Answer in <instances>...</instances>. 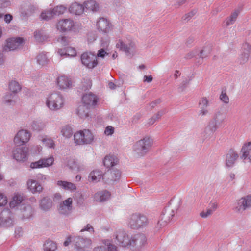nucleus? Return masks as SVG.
Listing matches in <instances>:
<instances>
[{
  "mask_svg": "<svg viewBox=\"0 0 251 251\" xmlns=\"http://www.w3.org/2000/svg\"><path fill=\"white\" fill-rule=\"evenodd\" d=\"M65 104V99L59 92L50 94L47 97L46 105L51 111H56L62 108Z\"/></svg>",
  "mask_w": 251,
  "mask_h": 251,
  "instance_id": "obj_1",
  "label": "nucleus"
},
{
  "mask_svg": "<svg viewBox=\"0 0 251 251\" xmlns=\"http://www.w3.org/2000/svg\"><path fill=\"white\" fill-rule=\"evenodd\" d=\"M25 197L21 194H16L12 198L11 201L9 203L10 207L11 208L17 207L20 208V206L23 204V201L25 200Z\"/></svg>",
  "mask_w": 251,
  "mask_h": 251,
  "instance_id": "obj_28",
  "label": "nucleus"
},
{
  "mask_svg": "<svg viewBox=\"0 0 251 251\" xmlns=\"http://www.w3.org/2000/svg\"><path fill=\"white\" fill-rule=\"evenodd\" d=\"M84 5L86 9L93 11H97L99 8V4L94 0H89L85 2Z\"/></svg>",
  "mask_w": 251,
  "mask_h": 251,
  "instance_id": "obj_39",
  "label": "nucleus"
},
{
  "mask_svg": "<svg viewBox=\"0 0 251 251\" xmlns=\"http://www.w3.org/2000/svg\"><path fill=\"white\" fill-rule=\"evenodd\" d=\"M220 100L225 104L229 103V98L225 91H222L220 96Z\"/></svg>",
  "mask_w": 251,
  "mask_h": 251,
  "instance_id": "obj_54",
  "label": "nucleus"
},
{
  "mask_svg": "<svg viewBox=\"0 0 251 251\" xmlns=\"http://www.w3.org/2000/svg\"><path fill=\"white\" fill-rule=\"evenodd\" d=\"M44 248L45 251H55L57 249V246L52 241H47L44 245Z\"/></svg>",
  "mask_w": 251,
  "mask_h": 251,
  "instance_id": "obj_44",
  "label": "nucleus"
},
{
  "mask_svg": "<svg viewBox=\"0 0 251 251\" xmlns=\"http://www.w3.org/2000/svg\"><path fill=\"white\" fill-rule=\"evenodd\" d=\"M251 51V46L247 43H244L242 46V53L238 58V62L240 64H244L248 61Z\"/></svg>",
  "mask_w": 251,
  "mask_h": 251,
  "instance_id": "obj_20",
  "label": "nucleus"
},
{
  "mask_svg": "<svg viewBox=\"0 0 251 251\" xmlns=\"http://www.w3.org/2000/svg\"><path fill=\"white\" fill-rule=\"evenodd\" d=\"M48 59L46 54L44 53H40L37 56V62L41 66H44L48 63Z\"/></svg>",
  "mask_w": 251,
  "mask_h": 251,
  "instance_id": "obj_47",
  "label": "nucleus"
},
{
  "mask_svg": "<svg viewBox=\"0 0 251 251\" xmlns=\"http://www.w3.org/2000/svg\"><path fill=\"white\" fill-rule=\"evenodd\" d=\"M108 175H109L110 177H109L108 179L112 181H116L120 179L121 173L118 170H110L108 173Z\"/></svg>",
  "mask_w": 251,
  "mask_h": 251,
  "instance_id": "obj_43",
  "label": "nucleus"
},
{
  "mask_svg": "<svg viewBox=\"0 0 251 251\" xmlns=\"http://www.w3.org/2000/svg\"><path fill=\"white\" fill-rule=\"evenodd\" d=\"M103 173L99 170H95L91 172L88 176V180L90 182L97 183L103 178Z\"/></svg>",
  "mask_w": 251,
  "mask_h": 251,
  "instance_id": "obj_29",
  "label": "nucleus"
},
{
  "mask_svg": "<svg viewBox=\"0 0 251 251\" xmlns=\"http://www.w3.org/2000/svg\"><path fill=\"white\" fill-rule=\"evenodd\" d=\"M58 212L59 214L64 216L70 215L73 211V199L68 198L60 202L58 206Z\"/></svg>",
  "mask_w": 251,
  "mask_h": 251,
  "instance_id": "obj_12",
  "label": "nucleus"
},
{
  "mask_svg": "<svg viewBox=\"0 0 251 251\" xmlns=\"http://www.w3.org/2000/svg\"><path fill=\"white\" fill-rule=\"evenodd\" d=\"M76 55V50L72 47H67V56L74 57Z\"/></svg>",
  "mask_w": 251,
  "mask_h": 251,
  "instance_id": "obj_55",
  "label": "nucleus"
},
{
  "mask_svg": "<svg viewBox=\"0 0 251 251\" xmlns=\"http://www.w3.org/2000/svg\"><path fill=\"white\" fill-rule=\"evenodd\" d=\"M14 97V95L12 93H7L3 97V103L7 106L13 105L15 103L13 100Z\"/></svg>",
  "mask_w": 251,
  "mask_h": 251,
  "instance_id": "obj_41",
  "label": "nucleus"
},
{
  "mask_svg": "<svg viewBox=\"0 0 251 251\" xmlns=\"http://www.w3.org/2000/svg\"><path fill=\"white\" fill-rule=\"evenodd\" d=\"M7 202V197L4 194L0 193V207L4 206Z\"/></svg>",
  "mask_w": 251,
  "mask_h": 251,
  "instance_id": "obj_56",
  "label": "nucleus"
},
{
  "mask_svg": "<svg viewBox=\"0 0 251 251\" xmlns=\"http://www.w3.org/2000/svg\"><path fill=\"white\" fill-rule=\"evenodd\" d=\"M209 104L208 99L204 97L201 98L199 102V107L200 108L198 115L200 117H203L209 113L208 107Z\"/></svg>",
  "mask_w": 251,
  "mask_h": 251,
  "instance_id": "obj_23",
  "label": "nucleus"
},
{
  "mask_svg": "<svg viewBox=\"0 0 251 251\" xmlns=\"http://www.w3.org/2000/svg\"><path fill=\"white\" fill-rule=\"evenodd\" d=\"M147 238L143 234H136L130 236L128 248L132 251H141L147 244Z\"/></svg>",
  "mask_w": 251,
  "mask_h": 251,
  "instance_id": "obj_4",
  "label": "nucleus"
},
{
  "mask_svg": "<svg viewBox=\"0 0 251 251\" xmlns=\"http://www.w3.org/2000/svg\"><path fill=\"white\" fill-rule=\"evenodd\" d=\"M56 185L64 190L69 191L71 192H74L76 190V186L75 184L66 181H57Z\"/></svg>",
  "mask_w": 251,
  "mask_h": 251,
  "instance_id": "obj_31",
  "label": "nucleus"
},
{
  "mask_svg": "<svg viewBox=\"0 0 251 251\" xmlns=\"http://www.w3.org/2000/svg\"><path fill=\"white\" fill-rule=\"evenodd\" d=\"M27 186L28 189L33 194L40 193L43 191L42 185L35 180H28L27 182Z\"/></svg>",
  "mask_w": 251,
  "mask_h": 251,
  "instance_id": "obj_27",
  "label": "nucleus"
},
{
  "mask_svg": "<svg viewBox=\"0 0 251 251\" xmlns=\"http://www.w3.org/2000/svg\"><path fill=\"white\" fill-rule=\"evenodd\" d=\"M57 41L60 43L62 45L66 46L69 44L70 40L68 37L61 36L58 37Z\"/></svg>",
  "mask_w": 251,
  "mask_h": 251,
  "instance_id": "obj_58",
  "label": "nucleus"
},
{
  "mask_svg": "<svg viewBox=\"0 0 251 251\" xmlns=\"http://www.w3.org/2000/svg\"><path fill=\"white\" fill-rule=\"evenodd\" d=\"M30 167L32 169H37V168H44L43 166V162H42L40 160L38 161L32 162L30 164Z\"/></svg>",
  "mask_w": 251,
  "mask_h": 251,
  "instance_id": "obj_57",
  "label": "nucleus"
},
{
  "mask_svg": "<svg viewBox=\"0 0 251 251\" xmlns=\"http://www.w3.org/2000/svg\"><path fill=\"white\" fill-rule=\"evenodd\" d=\"M12 156L17 162H24L28 159V148L25 147L14 148L12 152Z\"/></svg>",
  "mask_w": 251,
  "mask_h": 251,
  "instance_id": "obj_7",
  "label": "nucleus"
},
{
  "mask_svg": "<svg viewBox=\"0 0 251 251\" xmlns=\"http://www.w3.org/2000/svg\"><path fill=\"white\" fill-rule=\"evenodd\" d=\"M98 30L102 33H107L112 30V25L107 19L100 18L97 23Z\"/></svg>",
  "mask_w": 251,
  "mask_h": 251,
  "instance_id": "obj_19",
  "label": "nucleus"
},
{
  "mask_svg": "<svg viewBox=\"0 0 251 251\" xmlns=\"http://www.w3.org/2000/svg\"><path fill=\"white\" fill-rule=\"evenodd\" d=\"M82 64L89 69H93L98 64L97 56L92 52H84L81 56Z\"/></svg>",
  "mask_w": 251,
  "mask_h": 251,
  "instance_id": "obj_8",
  "label": "nucleus"
},
{
  "mask_svg": "<svg viewBox=\"0 0 251 251\" xmlns=\"http://www.w3.org/2000/svg\"><path fill=\"white\" fill-rule=\"evenodd\" d=\"M9 89L13 93H17L21 89V87L18 82L11 80L9 83Z\"/></svg>",
  "mask_w": 251,
  "mask_h": 251,
  "instance_id": "obj_42",
  "label": "nucleus"
},
{
  "mask_svg": "<svg viewBox=\"0 0 251 251\" xmlns=\"http://www.w3.org/2000/svg\"><path fill=\"white\" fill-rule=\"evenodd\" d=\"M107 55H108V53L106 52V51L103 48H102L99 50L96 56L97 58L100 57L103 58Z\"/></svg>",
  "mask_w": 251,
  "mask_h": 251,
  "instance_id": "obj_62",
  "label": "nucleus"
},
{
  "mask_svg": "<svg viewBox=\"0 0 251 251\" xmlns=\"http://www.w3.org/2000/svg\"><path fill=\"white\" fill-rule=\"evenodd\" d=\"M91 109L88 106H86L84 104L79 105L77 109V114L81 118H85L88 117Z\"/></svg>",
  "mask_w": 251,
  "mask_h": 251,
  "instance_id": "obj_34",
  "label": "nucleus"
},
{
  "mask_svg": "<svg viewBox=\"0 0 251 251\" xmlns=\"http://www.w3.org/2000/svg\"><path fill=\"white\" fill-rule=\"evenodd\" d=\"M148 224V220L144 215L135 213L132 214L128 220V226L131 228L138 229L146 226Z\"/></svg>",
  "mask_w": 251,
  "mask_h": 251,
  "instance_id": "obj_5",
  "label": "nucleus"
},
{
  "mask_svg": "<svg viewBox=\"0 0 251 251\" xmlns=\"http://www.w3.org/2000/svg\"><path fill=\"white\" fill-rule=\"evenodd\" d=\"M238 157L237 152L232 150H229L226 156V166L229 168L233 167Z\"/></svg>",
  "mask_w": 251,
  "mask_h": 251,
  "instance_id": "obj_26",
  "label": "nucleus"
},
{
  "mask_svg": "<svg viewBox=\"0 0 251 251\" xmlns=\"http://www.w3.org/2000/svg\"><path fill=\"white\" fill-rule=\"evenodd\" d=\"M36 177L38 181H40L42 183H44L46 181H48L49 179V176L48 175L41 173L37 174Z\"/></svg>",
  "mask_w": 251,
  "mask_h": 251,
  "instance_id": "obj_53",
  "label": "nucleus"
},
{
  "mask_svg": "<svg viewBox=\"0 0 251 251\" xmlns=\"http://www.w3.org/2000/svg\"><path fill=\"white\" fill-rule=\"evenodd\" d=\"M103 164L107 168H110L115 165L117 162V158L113 155L106 156L103 160Z\"/></svg>",
  "mask_w": 251,
  "mask_h": 251,
  "instance_id": "obj_37",
  "label": "nucleus"
},
{
  "mask_svg": "<svg viewBox=\"0 0 251 251\" xmlns=\"http://www.w3.org/2000/svg\"><path fill=\"white\" fill-rule=\"evenodd\" d=\"M240 10L236 9L233 11L230 16L226 18L224 21V23L226 26L233 25L236 21L239 14L240 13Z\"/></svg>",
  "mask_w": 251,
  "mask_h": 251,
  "instance_id": "obj_38",
  "label": "nucleus"
},
{
  "mask_svg": "<svg viewBox=\"0 0 251 251\" xmlns=\"http://www.w3.org/2000/svg\"><path fill=\"white\" fill-rule=\"evenodd\" d=\"M88 231L90 233H94V229L93 226L89 224H87L83 228H82L80 232Z\"/></svg>",
  "mask_w": 251,
  "mask_h": 251,
  "instance_id": "obj_59",
  "label": "nucleus"
},
{
  "mask_svg": "<svg viewBox=\"0 0 251 251\" xmlns=\"http://www.w3.org/2000/svg\"><path fill=\"white\" fill-rule=\"evenodd\" d=\"M211 47L210 46H207L203 48V49L199 51L197 50L192 51L188 54V58H191L193 57H198L203 59L207 57L211 53Z\"/></svg>",
  "mask_w": 251,
  "mask_h": 251,
  "instance_id": "obj_25",
  "label": "nucleus"
},
{
  "mask_svg": "<svg viewBox=\"0 0 251 251\" xmlns=\"http://www.w3.org/2000/svg\"><path fill=\"white\" fill-rule=\"evenodd\" d=\"M30 126L34 131H40L44 129L45 124L42 122L33 121L30 124Z\"/></svg>",
  "mask_w": 251,
  "mask_h": 251,
  "instance_id": "obj_40",
  "label": "nucleus"
},
{
  "mask_svg": "<svg viewBox=\"0 0 251 251\" xmlns=\"http://www.w3.org/2000/svg\"><path fill=\"white\" fill-rule=\"evenodd\" d=\"M56 83L57 87L60 90H65L72 87V82L71 80L65 75L59 76L56 80Z\"/></svg>",
  "mask_w": 251,
  "mask_h": 251,
  "instance_id": "obj_21",
  "label": "nucleus"
},
{
  "mask_svg": "<svg viewBox=\"0 0 251 251\" xmlns=\"http://www.w3.org/2000/svg\"><path fill=\"white\" fill-rule=\"evenodd\" d=\"M111 196L110 193L107 190L99 191L95 194V199L97 201L104 202L108 200Z\"/></svg>",
  "mask_w": 251,
  "mask_h": 251,
  "instance_id": "obj_33",
  "label": "nucleus"
},
{
  "mask_svg": "<svg viewBox=\"0 0 251 251\" xmlns=\"http://www.w3.org/2000/svg\"><path fill=\"white\" fill-rule=\"evenodd\" d=\"M19 209L23 220L29 219L33 217L34 209L30 205L23 204Z\"/></svg>",
  "mask_w": 251,
  "mask_h": 251,
  "instance_id": "obj_22",
  "label": "nucleus"
},
{
  "mask_svg": "<svg viewBox=\"0 0 251 251\" xmlns=\"http://www.w3.org/2000/svg\"><path fill=\"white\" fill-rule=\"evenodd\" d=\"M73 243L75 248L82 249L88 247L92 244V241L88 238H83L80 236H74Z\"/></svg>",
  "mask_w": 251,
  "mask_h": 251,
  "instance_id": "obj_18",
  "label": "nucleus"
},
{
  "mask_svg": "<svg viewBox=\"0 0 251 251\" xmlns=\"http://www.w3.org/2000/svg\"><path fill=\"white\" fill-rule=\"evenodd\" d=\"M31 134L27 130L21 129L16 134L14 142L16 145L22 146L26 144L30 140Z\"/></svg>",
  "mask_w": 251,
  "mask_h": 251,
  "instance_id": "obj_11",
  "label": "nucleus"
},
{
  "mask_svg": "<svg viewBox=\"0 0 251 251\" xmlns=\"http://www.w3.org/2000/svg\"><path fill=\"white\" fill-rule=\"evenodd\" d=\"M98 100L99 99L96 95L90 92L83 95L81 100L82 104L93 109L97 105Z\"/></svg>",
  "mask_w": 251,
  "mask_h": 251,
  "instance_id": "obj_15",
  "label": "nucleus"
},
{
  "mask_svg": "<svg viewBox=\"0 0 251 251\" xmlns=\"http://www.w3.org/2000/svg\"><path fill=\"white\" fill-rule=\"evenodd\" d=\"M114 236L120 246L124 248L128 247L130 241V236L125 230L122 229L117 230L115 233Z\"/></svg>",
  "mask_w": 251,
  "mask_h": 251,
  "instance_id": "obj_13",
  "label": "nucleus"
},
{
  "mask_svg": "<svg viewBox=\"0 0 251 251\" xmlns=\"http://www.w3.org/2000/svg\"><path fill=\"white\" fill-rule=\"evenodd\" d=\"M74 140L76 145H91L95 141V136L90 130L84 129L75 132Z\"/></svg>",
  "mask_w": 251,
  "mask_h": 251,
  "instance_id": "obj_2",
  "label": "nucleus"
},
{
  "mask_svg": "<svg viewBox=\"0 0 251 251\" xmlns=\"http://www.w3.org/2000/svg\"><path fill=\"white\" fill-rule=\"evenodd\" d=\"M165 113V110H163L159 111L155 115L149 119L148 124L149 125L153 124L157 119H159Z\"/></svg>",
  "mask_w": 251,
  "mask_h": 251,
  "instance_id": "obj_48",
  "label": "nucleus"
},
{
  "mask_svg": "<svg viewBox=\"0 0 251 251\" xmlns=\"http://www.w3.org/2000/svg\"><path fill=\"white\" fill-rule=\"evenodd\" d=\"M69 10L70 13L75 15H80L82 14L84 10L83 5L77 2L73 3L69 7Z\"/></svg>",
  "mask_w": 251,
  "mask_h": 251,
  "instance_id": "obj_32",
  "label": "nucleus"
},
{
  "mask_svg": "<svg viewBox=\"0 0 251 251\" xmlns=\"http://www.w3.org/2000/svg\"><path fill=\"white\" fill-rule=\"evenodd\" d=\"M213 213L212 210L209 208L206 209L205 211H202L200 215L202 218H206Z\"/></svg>",
  "mask_w": 251,
  "mask_h": 251,
  "instance_id": "obj_61",
  "label": "nucleus"
},
{
  "mask_svg": "<svg viewBox=\"0 0 251 251\" xmlns=\"http://www.w3.org/2000/svg\"><path fill=\"white\" fill-rule=\"evenodd\" d=\"M217 128L214 126L208 123V125L204 128L203 132L201 133V136L204 140L214 139V133L217 130Z\"/></svg>",
  "mask_w": 251,
  "mask_h": 251,
  "instance_id": "obj_24",
  "label": "nucleus"
},
{
  "mask_svg": "<svg viewBox=\"0 0 251 251\" xmlns=\"http://www.w3.org/2000/svg\"><path fill=\"white\" fill-rule=\"evenodd\" d=\"M102 243L107 246V251H118L117 246L112 244V241L109 239H104Z\"/></svg>",
  "mask_w": 251,
  "mask_h": 251,
  "instance_id": "obj_45",
  "label": "nucleus"
},
{
  "mask_svg": "<svg viewBox=\"0 0 251 251\" xmlns=\"http://www.w3.org/2000/svg\"><path fill=\"white\" fill-rule=\"evenodd\" d=\"M153 144V140L149 137H145L136 142L134 146V152L139 156H144L150 150Z\"/></svg>",
  "mask_w": 251,
  "mask_h": 251,
  "instance_id": "obj_3",
  "label": "nucleus"
},
{
  "mask_svg": "<svg viewBox=\"0 0 251 251\" xmlns=\"http://www.w3.org/2000/svg\"><path fill=\"white\" fill-rule=\"evenodd\" d=\"M44 144L50 148H54L55 144L53 140L50 137H45L41 140Z\"/></svg>",
  "mask_w": 251,
  "mask_h": 251,
  "instance_id": "obj_49",
  "label": "nucleus"
},
{
  "mask_svg": "<svg viewBox=\"0 0 251 251\" xmlns=\"http://www.w3.org/2000/svg\"><path fill=\"white\" fill-rule=\"evenodd\" d=\"M54 15V11L52 9L43 12L41 14V17L44 20H48L52 18Z\"/></svg>",
  "mask_w": 251,
  "mask_h": 251,
  "instance_id": "obj_50",
  "label": "nucleus"
},
{
  "mask_svg": "<svg viewBox=\"0 0 251 251\" xmlns=\"http://www.w3.org/2000/svg\"><path fill=\"white\" fill-rule=\"evenodd\" d=\"M166 212V209L164 210L161 214L160 216L159 217V220L155 227L157 230H159L162 227L165 226L167 225L168 222L169 221L170 217L169 216H167V217H164Z\"/></svg>",
  "mask_w": 251,
  "mask_h": 251,
  "instance_id": "obj_36",
  "label": "nucleus"
},
{
  "mask_svg": "<svg viewBox=\"0 0 251 251\" xmlns=\"http://www.w3.org/2000/svg\"><path fill=\"white\" fill-rule=\"evenodd\" d=\"M39 206L42 210L48 211L52 206V200L48 197H44L41 200Z\"/></svg>",
  "mask_w": 251,
  "mask_h": 251,
  "instance_id": "obj_35",
  "label": "nucleus"
},
{
  "mask_svg": "<svg viewBox=\"0 0 251 251\" xmlns=\"http://www.w3.org/2000/svg\"><path fill=\"white\" fill-rule=\"evenodd\" d=\"M114 132V128L111 126H108L105 128L104 134L106 135H112Z\"/></svg>",
  "mask_w": 251,
  "mask_h": 251,
  "instance_id": "obj_60",
  "label": "nucleus"
},
{
  "mask_svg": "<svg viewBox=\"0 0 251 251\" xmlns=\"http://www.w3.org/2000/svg\"><path fill=\"white\" fill-rule=\"evenodd\" d=\"M56 27L58 30L61 31H69L74 28V23L71 19H63L58 21Z\"/></svg>",
  "mask_w": 251,
  "mask_h": 251,
  "instance_id": "obj_17",
  "label": "nucleus"
},
{
  "mask_svg": "<svg viewBox=\"0 0 251 251\" xmlns=\"http://www.w3.org/2000/svg\"><path fill=\"white\" fill-rule=\"evenodd\" d=\"M196 13V11L194 10L185 15V20H189Z\"/></svg>",
  "mask_w": 251,
  "mask_h": 251,
  "instance_id": "obj_64",
  "label": "nucleus"
},
{
  "mask_svg": "<svg viewBox=\"0 0 251 251\" xmlns=\"http://www.w3.org/2000/svg\"><path fill=\"white\" fill-rule=\"evenodd\" d=\"M41 161L43 162V167H48L51 166L54 162V158L52 156H50L47 158H42L40 159Z\"/></svg>",
  "mask_w": 251,
  "mask_h": 251,
  "instance_id": "obj_51",
  "label": "nucleus"
},
{
  "mask_svg": "<svg viewBox=\"0 0 251 251\" xmlns=\"http://www.w3.org/2000/svg\"><path fill=\"white\" fill-rule=\"evenodd\" d=\"M225 121L226 115L223 112L218 111L214 114L212 120L209 122V123L218 129L224 124Z\"/></svg>",
  "mask_w": 251,
  "mask_h": 251,
  "instance_id": "obj_16",
  "label": "nucleus"
},
{
  "mask_svg": "<svg viewBox=\"0 0 251 251\" xmlns=\"http://www.w3.org/2000/svg\"><path fill=\"white\" fill-rule=\"evenodd\" d=\"M24 43L25 40L23 38L20 37L11 38L7 40L6 44L3 47V50L5 51L14 50L21 48Z\"/></svg>",
  "mask_w": 251,
  "mask_h": 251,
  "instance_id": "obj_10",
  "label": "nucleus"
},
{
  "mask_svg": "<svg viewBox=\"0 0 251 251\" xmlns=\"http://www.w3.org/2000/svg\"><path fill=\"white\" fill-rule=\"evenodd\" d=\"M67 10V8L63 5L57 6L53 9L55 15L63 14Z\"/></svg>",
  "mask_w": 251,
  "mask_h": 251,
  "instance_id": "obj_52",
  "label": "nucleus"
},
{
  "mask_svg": "<svg viewBox=\"0 0 251 251\" xmlns=\"http://www.w3.org/2000/svg\"><path fill=\"white\" fill-rule=\"evenodd\" d=\"M14 217L9 209H4L0 215V226L9 227L14 225Z\"/></svg>",
  "mask_w": 251,
  "mask_h": 251,
  "instance_id": "obj_9",
  "label": "nucleus"
},
{
  "mask_svg": "<svg viewBox=\"0 0 251 251\" xmlns=\"http://www.w3.org/2000/svg\"><path fill=\"white\" fill-rule=\"evenodd\" d=\"M241 151L242 153L241 158L244 160L248 158L251 162V142H248L244 144Z\"/></svg>",
  "mask_w": 251,
  "mask_h": 251,
  "instance_id": "obj_30",
  "label": "nucleus"
},
{
  "mask_svg": "<svg viewBox=\"0 0 251 251\" xmlns=\"http://www.w3.org/2000/svg\"><path fill=\"white\" fill-rule=\"evenodd\" d=\"M106 246H98L95 247L93 249V251H107Z\"/></svg>",
  "mask_w": 251,
  "mask_h": 251,
  "instance_id": "obj_63",
  "label": "nucleus"
},
{
  "mask_svg": "<svg viewBox=\"0 0 251 251\" xmlns=\"http://www.w3.org/2000/svg\"><path fill=\"white\" fill-rule=\"evenodd\" d=\"M251 207V196L242 197L236 201L235 206V210L243 212Z\"/></svg>",
  "mask_w": 251,
  "mask_h": 251,
  "instance_id": "obj_14",
  "label": "nucleus"
},
{
  "mask_svg": "<svg viewBox=\"0 0 251 251\" xmlns=\"http://www.w3.org/2000/svg\"><path fill=\"white\" fill-rule=\"evenodd\" d=\"M61 132L62 135L67 138H70L73 134L72 128L68 126H64L62 128Z\"/></svg>",
  "mask_w": 251,
  "mask_h": 251,
  "instance_id": "obj_46",
  "label": "nucleus"
},
{
  "mask_svg": "<svg viewBox=\"0 0 251 251\" xmlns=\"http://www.w3.org/2000/svg\"><path fill=\"white\" fill-rule=\"evenodd\" d=\"M116 47L128 56H132L135 52V43L131 39H119L116 44Z\"/></svg>",
  "mask_w": 251,
  "mask_h": 251,
  "instance_id": "obj_6",
  "label": "nucleus"
}]
</instances>
